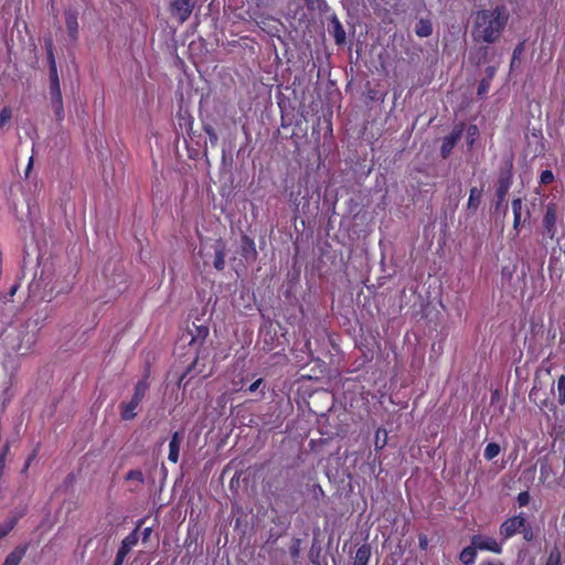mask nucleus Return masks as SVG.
Here are the masks:
<instances>
[{"label": "nucleus", "instance_id": "obj_31", "mask_svg": "<svg viewBox=\"0 0 565 565\" xmlns=\"http://www.w3.org/2000/svg\"><path fill=\"white\" fill-rule=\"evenodd\" d=\"M300 545H301L300 539L294 537L291 540V544L289 546V554H290L291 558L295 561L298 559L300 556Z\"/></svg>", "mask_w": 565, "mask_h": 565}, {"label": "nucleus", "instance_id": "obj_22", "mask_svg": "<svg viewBox=\"0 0 565 565\" xmlns=\"http://www.w3.org/2000/svg\"><path fill=\"white\" fill-rule=\"evenodd\" d=\"M415 33L419 38H427L433 33V26L431 23L428 20H419V22L416 24Z\"/></svg>", "mask_w": 565, "mask_h": 565}, {"label": "nucleus", "instance_id": "obj_46", "mask_svg": "<svg viewBox=\"0 0 565 565\" xmlns=\"http://www.w3.org/2000/svg\"><path fill=\"white\" fill-rule=\"evenodd\" d=\"M151 533H152V529L151 527H145L142 530V541L146 542Z\"/></svg>", "mask_w": 565, "mask_h": 565}, {"label": "nucleus", "instance_id": "obj_8", "mask_svg": "<svg viewBox=\"0 0 565 565\" xmlns=\"http://www.w3.org/2000/svg\"><path fill=\"white\" fill-rule=\"evenodd\" d=\"M142 521H139L137 527L130 532L122 541L121 544L117 551L114 565H122V562L127 554L130 552V550L137 545L139 541L138 530L141 525Z\"/></svg>", "mask_w": 565, "mask_h": 565}, {"label": "nucleus", "instance_id": "obj_17", "mask_svg": "<svg viewBox=\"0 0 565 565\" xmlns=\"http://www.w3.org/2000/svg\"><path fill=\"white\" fill-rule=\"evenodd\" d=\"M182 438L183 436L180 431H174L170 439L168 459L173 463H177L179 461Z\"/></svg>", "mask_w": 565, "mask_h": 565}, {"label": "nucleus", "instance_id": "obj_39", "mask_svg": "<svg viewBox=\"0 0 565 565\" xmlns=\"http://www.w3.org/2000/svg\"><path fill=\"white\" fill-rule=\"evenodd\" d=\"M554 181V174L551 170H543L540 175L541 184H550Z\"/></svg>", "mask_w": 565, "mask_h": 565}, {"label": "nucleus", "instance_id": "obj_20", "mask_svg": "<svg viewBox=\"0 0 565 565\" xmlns=\"http://www.w3.org/2000/svg\"><path fill=\"white\" fill-rule=\"evenodd\" d=\"M371 555H372V552H371V546L370 544L365 543V544H362L356 553H355V556H354V562L353 564L354 565H367L369 564V561L371 558Z\"/></svg>", "mask_w": 565, "mask_h": 565}, {"label": "nucleus", "instance_id": "obj_11", "mask_svg": "<svg viewBox=\"0 0 565 565\" xmlns=\"http://www.w3.org/2000/svg\"><path fill=\"white\" fill-rule=\"evenodd\" d=\"M543 235L553 239L556 234V211L554 205H547L542 220Z\"/></svg>", "mask_w": 565, "mask_h": 565}, {"label": "nucleus", "instance_id": "obj_13", "mask_svg": "<svg viewBox=\"0 0 565 565\" xmlns=\"http://www.w3.org/2000/svg\"><path fill=\"white\" fill-rule=\"evenodd\" d=\"M65 25L68 36L72 41L78 39V12L76 10L68 9L65 11Z\"/></svg>", "mask_w": 565, "mask_h": 565}, {"label": "nucleus", "instance_id": "obj_15", "mask_svg": "<svg viewBox=\"0 0 565 565\" xmlns=\"http://www.w3.org/2000/svg\"><path fill=\"white\" fill-rule=\"evenodd\" d=\"M241 254L247 262H254L257 258L255 242L247 235L242 236Z\"/></svg>", "mask_w": 565, "mask_h": 565}, {"label": "nucleus", "instance_id": "obj_41", "mask_svg": "<svg viewBox=\"0 0 565 565\" xmlns=\"http://www.w3.org/2000/svg\"><path fill=\"white\" fill-rule=\"evenodd\" d=\"M428 544H429V541H428V537L426 534H418V546L422 551H426L428 548Z\"/></svg>", "mask_w": 565, "mask_h": 565}, {"label": "nucleus", "instance_id": "obj_32", "mask_svg": "<svg viewBox=\"0 0 565 565\" xmlns=\"http://www.w3.org/2000/svg\"><path fill=\"white\" fill-rule=\"evenodd\" d=\"M262 387V390L259 391V398H263L264 395H265V384H264V380L263 379H258L256 380L255 382H253L246 390V392H249V393H255L256 391H258L259 388Z\"/></svg>", "mask_w": 565, "mask_h": 565}, {"label": "nucleus", "instance_id": "obj_37", "mask_svg": "<svg viewBox=\"0 0 565 565\" xmlns=\"http://www.w3.org/2000/svg\"><path fill=\"white\" fill-rule=\"evenodd\" d=\"M479 134V129L476 125H470L467 129V143L472 147L476 136Z\"/></svg>", "mask_w": 565, "mask_h": 565}, {"label": "nucleus", "instance_id": "obj_12", "mask_svg": "<svg viewBox=\"0 0 565 565\" xmlns=\"http://www.w3.org/2000/svg\"><path fill=\"white\" fill-rule=\"evenodd\" d=\"M328 32L333 36L334 43L339 46L345 44L347 33L340 20L333 15L328 24Z\"/></svg>", "mask_w": 565, "mask_h": 565}, {"label": "nucleus", "instance_id": "obj_47", "mask_svg": "<svg viewBox=\"0 0 565 565\" xmlns=\"http://www.w3.org/2000/svg\"><path fill=\"white\" fill-rule=\"evenodd\" d=\"M4 466H6V452H2L0 455V476L2 475V470L4 469Z\"/></svg>", "mask_w": 565, "mask_h": 565}, {"label": "nucleus", "instance_id": "obj_33", "mask_svg": "<svg viewBox=\"0 0 565 565\" xmlns=\"http://www.w3.org/2000/svg\"><path fill=\"white\" fill-rule=\"evenodd\" d=\"M519 534H522V537L525 542H532L535 539V534L532 525L526 521L525 526L522 527Z\"/></svg>", "mask_w": 565, "mask_h": 565}, {"label": "nucleus", "instance_id": "obj_7", "mask_svg": "<svg viewBox=\"0 0 565 565\" xmlns=\"http://www.w3.org/2000/svg\"><path fill=\"white\" fill-rule=\"evenodd\" d=\"M511 209L513 213V238H515L520 235L521 228L530 220V211L526 210L523 217V202L520 198H515L511 201Z\"/></svg>", "mask_w": 565, "mask_h": 565}, {"label": "nucleus", "instance_id": "obj_35", "mask_svg": "<svg viewBox=\"0 0 565 565\" xmlns=\"http://www.w3.org/2000/svg\"><path fill=\"white\" fill-rule=\"evenodd\" d=\"M49 89L51 100L63 99L60 83L50 84Z\"/></svg>", "mask_w": 565, "mask_h": 565}, {"label": "nucleus", "instance_id": "obj_44", "mask_svg": "<svg viewBox=\"0 0 565 565\" xmlns=\"http://www.w3.org/2000/svg\"><path fill=\"white\" fill-rule=\"evenodd\" d=\"M479 565H505L501 559H484L479 563Z\"/></svg>", "mask_w": 565, "mask_h": 565}, {"label": "nucleus", "instance_id": "obj_50", "mask_svg": "<svg viewBox=\"0 0 565 565\" xmlns=\"http://www.w3.org/2000/svg\"><path fill=\"white\" fill-rule=\"evenodd\" d=\"M17 288H18L17 286L12 287L11 295H13L17 291Z\"/></svg>", "mask_w": 565, "mask_h": 565}, {"label": "nucleus", "instance_id": "obj_48", "mask_svg": "<svg viewBox=\"0 0 565 565\" xmlns=\"http://www.w3.org/2000/svg\"><path fill=\"white\" fill-rule=\"evenodd\" d=\"M30 466H31V463H28V461L25 460L24 466L21 470V473H23V475L28 473Z\"/></svg>", "mask_w": 565, "mask_h": 565}, {"label": "nucleus", "instance_id": "obj_49", "mask_svg": "<svg viewBox=\"0 0 565 565\" xmlns=\"http://www.w3.org/2000/svg\"><path fill=\"white\" fill-rule=\"evenodd\" d=\"M32 164H33V158L31 157L30 160H29V164L26 167V171H25L26 175H28L29 171L32 169Z\"/></svg>", "mask_w": 565, "mask_h": 565}, {"label": "nucleus", "instance_id": "obj_21", "mask_svg": "<svg viewBox=\"0 0 565 565\" xmlns=\"http://www.w3.org/2000/svg\"><path fill=\"white\" fill-rule=\"evenodd\" d=\"M482 198V189H478L476 186L470 189L469 199L467 203V209L476 211L480 203Z\"/></svg>", "mask_w": 565, "mask_h": 565}, {"label": "nucleus", "instance_id": "obj_26", "mask_svg": "<svg viewBox=\"0 0 565 565\" xmlns=\"http://www.w3.org/2000/svg\"><path fill=\"white\" fill-rule=\"evenodd\" d=\"M44 49L47 56L49 68L57 67L55 56H54V45L52 39H46L44 42Z\"/></svg>", "mask_w": 565, "mask_h": 565}, {"label": "nucleus", "instance_id": "obj_29", "mask_svg": "<svg viewBox=\"0 0 565 565\" xmlns=\"http://www.w3.org/2000/svg\"><path fill=\"white\" fill-rule=\"evenodd\" d=\"M562 563V553L557 547H554L546 559L545 565H561Z\"/></svg>", "mask_w": 565, "mask_h": 565}, {"label": "nucleus", "instance_id": "obj_9", "mask_svg": "<svg viewBox=\"0 0 565 565\" xmlns=\"http://www.w3.org/2000/svg\"><path fill=\"white\" fill-rule=\"evenodd\" d=\"M463 128L465 124L461 122L455 126L451 132L443 138V142L440 146V157L443 159L449 158L452 149L462 137Z\"/></svg>", "mask_w": 565, "mask_h": 565}, {"label": "nucleus", "instance_id": "obj_27", "mask_svg": "<svg viewBox=\"0 0 565 565\" xmlns=\"http://www.w3.org/2000/svg\"><path fill=\"white\" fill-rule=\"evenodd\" d=\"M500 445L497 444V443H489L486 448H484V451H483V457L487 459V460H492L494 459L499 454H500Z\"/></svg>", "mask_w": 565, "mask_h": 565}, {"label": "nucleus", "instance_id": "obj_4", "mask_svg": "<svg viewBox=\"0 0 565 565\" xmlns=\"http://www.w3.org/2000/svg\"><path fill=\"white\" fill-rule=\"evenodd\" d=\"M553 393V386L547 390L544 387L542 382L534 380L533 386L529 393V399L533 404H535L541 412H545L546 409L556 413V406L551 401V394Z\"/></svg>", "mask_w": 565, "mask_h": 565}, {"label": "nucleus", "instance_id": "obj_45", "mask_svg": "<svg viewBox=\"0 0 565 565\" xmlns=\"http://www.w3.org/2000/svg\"><path fill=\"white\" fill-rule=\"evenodd\" d=\"M38 454H39V449L38 448L33 449V451L26 458L28 463H32L35 460V458L38 457Z\"/></svg>", "mask_w": 565, "mask_h": 565}, {"label": "nucleus", "instance_id": "obj_16", "mask_svg": "<svg viewBox=\"0 0 565 565\" xmlns=\"http://www.w3.org/2000/svg\"><path fill=\"white\" fill-rule=\"evenodd\" d=\"M29 550V544L15 546L6 557L2 565H19Z\"/></svg>", "mask_w": 565, "mask_h": 565}, {"label": "nucleus", "instance_id": "obj_43", "mask_svg": "<svg viewBox=\"0 0 565 565\" xmlns=\"http://www.w3.org/2000/svg\"><path fill=\"white\" fill-rule=\"evenodd\" d=\"M523 51V43H520L519 45H516V47L513 50V57H512V63L520 56V54L522 53Z\"/></svg>", "mask_w": 565, "mask_h": 565}, {"label": "nucleus", "instance_id": "obj_6", "mask_svg": "<svg viewBox=\"0 0 565 565\" xmlns=\"http://www.w3.org/2000/svg\"><path fill=\"white\" fill-rule=\"evenodd\" d=\"M195 4V0H173L169 12L180 24H183L190 18Z\"/></svg>", "mask_w": 565, "mask_h": 565}, {"label": "nucleus", "instance_id": "obj_25", "mask_svg": "<svg viewBox=\"0 0 565 565\" xmlns=\"http://www.w3.org/2000/svg\"><path fill=\"white\" fill-rule=\"evenodd\" d=\"M557 403L559 406L565 405V374H562L556 382Z\"/></svg>", "mask_w": 565, "mask_h": 565}, {"label": "nucleus", "instance_id": "obj_19", "mask_svg": "<svg viewBox=\"0 0 565 565\" xmlns=\"http://www.w3.org/2000/svg\"><path fill=\"white\" fill-rule=\"evenodd\" d=\"M477 552H478L477 547H475V545L470 542V545L466 546L460 552L459 561L463 565H473L476 563V559H477Z\"/></svg>", "mask_w": 565, "mask_h": 565}, {"label": "nucleus", "instance_id": "obj_14", "mask_svg": "<svg viewBox=\"0 0 565 565\" xmlns=\"http://www.w3.org/2000/svg\"><path fill=\"white\" fill-rule=\"evenodd\" d=\"M189 333L191 334L190 344L201 348L210 334V329L205 324L196 326L193 323V329H190Z\"/></svg>", "mask_w": 565, "mask_h": 565}, {"label": "nucleus", "instance_id": "obj_24", "mask_svg": "<svg viewBox=\"0 0 565 565\" xmlns=\"http://www.w3.org/2000/svg\"><path fill=\"white\" fill-rule=\"evenodd\" d=\"M51 106L58 124H62L65 118L63 99L51 100Z\"/></svg>", "mask_w": 565, "mask_h": 565}, {"label": "nucleus", "instance_id": "obj_38", "mask_svg": "<svg viewBox=\"0 0 565 565\" xmlns=\"http://www.w3.org/2000/svg\"><path fill=\"white\" fill-rule=\"evenodd\" d=\"M531 495L527 490L521 491L516 497V502L520 508L526 507L530 503Z\"/></svg>", "mask_w": 565, "mask_h": 565}, {"label": "nucleus", "instance_id": "obj_2", "mask_svg": "<svg viewBox=\"0 0 565 565\" xmlns=\"http://www.w3.org/2000/svg\"><path fill=\"white\" fill-rule=\"evenodd\" d=\"M150 367L145 371L143 376L135 384L134 393L128 402H121L119 405V413L122 420H132L137 416V408L143 401L147 392L150 388L149 383Z\"/></svg>", "mask_w": 565, "mask_h": 565}, {"label": "nucleus", "instance_id": "obj_3", "mask_svg": "<svg viewBox=\"0 0 565 565\" xmlns=\"http://www.w3.org/2000/svg\"><path fill=\"white\" fill-rule=\"evenodd\" d=\"M513 183V157L510 156L501 166L495 184V209L499 210L505 202V198Z\"/></svg>", "mask_w": 565, "mask_h": 565}, {"label": "nucleus", "instance_id": "obj_30", "mask_svg": "<svg viewBox=\"0 0 565 565\" xmlns=\"http://www.w3.org/2000/svg\"><path fill=\"white\" fill-rule=\"evenodd\" d=\"M17 520L14 518L0 524V540L6 537L15 526Z\"/></svg>", "mask_w": 565, "mask_h": 565}, {"label": "nucleus", "instance_id": "obj_1", "mask_svg": "<svg viewBox=\"0 0 565 565\" xmlns=\"http://www.w3.org/2000/svg\"><path fill=\"white\" fill-rule=\"evenodd\" d=\"M509 18L510 13L504 4L478 10L473 15L472 39L481 43H495L501 38Z\"/></svg>", "mask_w": 565, "mask_h": 565}, {"label": "nucleus", "instance_id": "obj_36", "mask_svg": "<svg viewBox=\"0 0 565 565\" xmlns=\"http://www.w3.org/2000/svg\"><path fill=\"white\" fill-rule=\"evenodd\" d=\"M203 131L207 135L210 142L215 146L218 142V136L211 125L203 126Z\"/></svg>", "mask_w": 565, "mask_h": 565}, {"label": "nucleus", "instance_id": "obj_34", "mask_svg": "<svg viewBox=\"0 0 565 565\" xmlns=\"http://www.w3.org/2000/svg\"><path fill=\"white\" fill-rule=\"evenodd\" d=\"M12 118V110L6 106L0 111V128L4 127Z\"/></svg>", "mask_w": 565, "mask_h": 565}, {"label": "nucleus", "instance_id": "obj_5", "mask_svg": "<svg viewBox=\"0 0 565 565\" xmlns=\"http://www.w3.org/2000/svg\"><path fill=\"white\" fill-rule=\"evenodd\" d=\"M526 521L527 520L523 512L505 519L499 526L501 541L507 542L514 535L519 534L520 531H522V527L525 526Z\"/></svg>", "mask_w": 565, "mask_h": 565}, {"label": "nucleus", "instance_id": "obj_28", "mask_svg": "<svg viewBox=\"0 0 565 565\" xmlns=\"http://www.w3.org/2000/svg\"><path fill=\"white\" fill-rule=\"evenodd\" d=\"M125 480L137 481L139 484H142L145 482V476L140 469H132L126 473Z\"/></svg>", "mask_w": 565, "mask_h": 565}, {"label": "nucleus", "instance_id": "obj_18", "mask_svg": "<svg viewBox=\"0 0 565 565\" xmlns=\"http://www.w3.org/2000/svg\"><path fill=\"white\" fill-rule=\"evenodd\" d=\"M214 252L215 256L213 265L216 270L221 271L225 268V244L223 243V241L220 239L216 242L214 246Z\"/></svg>", "mask_w": 565, "mask_h": 565}, {"label": "nucleus", "instance_id": "obj_10", "mask_svg": "<svg viewBox=\"0 0 565 565\" xmlns=\"http://www.w3.org/2000/svg\"><path fill=\"white\" fill-rule=\"evenodd\" d=\"M471 543L477 547L478 551H488L494 554L502 553V543H499L492 536H484L476 534L471 537Z\"/></svg>", "mask_w": 565, "mask_h": 565}, {"label": "nucleus", "instance_id": "obj_40", "mask_svg": "<svg viewBox=\"0 0 565 565\" xmlns=\"http://www.w3.org/2000/svg\"><path fill=\"white\" fill-rule=\"evenodd\" d=\"M49 82H50V84L60 83L57 67L49 68Z\"/></svg>", "mask_w": 565, "mask_h": 565}, {"label": "nucleus", "instance_id": "obj_42", "mask_svg": "<svg viewBox=\"0 0 565 565\" xmlns=\"http://www.w3.org/2000/svg\"><path fill=\"white\" fill-rule=\"evenodd\" d=\"M488 88H489V85L488 83L483 79L481 81V83L479 84L478 86V95H483L488 92Z\"/></svg>", "mask_w": 565, "mask_h": 565}, {"label": "nucleus", "instance_id": "obj_23", "mask_svg": "<svg viewBox=\"0 0 565 565\" xmlns=\"http://www.w3.org/2000/svg\"><path fill=\"white\" fill-rule=\"evenodd\" d=\"M387 444V431L384 428H379L375 431L374 437V448L376 451H380L385 448Z\"/></svg>", "mask_w": 565, "mask_h": 565}]
</instances>
